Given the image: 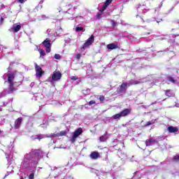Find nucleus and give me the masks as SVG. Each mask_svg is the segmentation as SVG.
I'll return each mask as SVG.
<instances>
[{
	"instance_id": "1",
	"label": "nucleus",
	"mask_w": 179,
	"mask_h": 179,
	"mask_svg": "<svg viewBox=\"0 0 179 179\" xmlns=\"http://www.w3.org/2000/svg\"><path fill=\"white\" fill-rule=\"evenodd\" d=\"M31 163L33 164H38V162L43 157V150L42 149H35L32 150L29 152Z\"/></svg>"
},
{
	"instance_id": "2",
	"label": "nucleus",
	"mask_w": 179,
	"mask_h": 179,
	"mask_svg": "<svg viewBox=\"0 0 179 179\" xmlns=\"http://www.w3.org/2000/svg\"><path fill=\"white\" fill-rule=\"evenodd\" d=\"M131 111H132V109L131 108H124L120 113L113 115L112 118L113 120H120L122 117H127V115H129V114H131Z\"/></svg>"
},
{
	"instance_id": "3",
	"label": "nucleus",
	"mask_w": 179,
	"mask_h": 179,
	"mask_svg": "<svg viewBox=\"0 0 179 179\" xmlns=\"http://www.w3.org/2000/svg\"><path fill=\"white\" fill-rule=\"evenodd\" d=\"M81 134H83V129H82V127H79L78 129L73 131V136L70 139V142H71V143H75V142H76V138L78 136H80Z\"/></svg>"
},
{
	"instance_id": "4",
	"label": "nucleus",
	"mask_w": 179,
	"mask_h": 179,
	"mask_svg": "<svg viewBox=\"0 0 179 179\" xmlns=\"http://www.w3.org/2000/svg\"><path fill=\"white\" fill-rule=\"evenodd\" d=\"M94 43V35H92L87 41L86 42L83 44V49L86 50L87 47H90L92 43Z\"/></svg>"
},
{
	"instance_id": "5",
	"label": "nucleus",
	"mask_w": 179,
	"mask_h": 179,
	"mask_svg": "<svg viewBox=\"0 0 179 179\" xmlns=\"http://www.w3.org/2000/svg\"><path fill=\"white\" fill-rule=\"evenodd\" d=\"M61 78H62V73H61V71H55L53 72V74L52 76V80H54L55 82H57Z\"/></svg>"
},
{
	"instance_id": "6",
	"label": "nucleus",
	"mask_w": 179,
	"mask_h": 179,
	"mask_svg": "<svg viewBox=\"0 0 179 179\" xmlns=\"http://www.w3.org/2000/svg\"><path fill=\"white\" fill-rule=\"evenodd\" d=\"M51 41H50V38H47L43 42V44L44 47L46 48V52L49 53L51 52Z\"/></svg>"
},
{
	"instance_id": "7",
	"label": "nucleus",
	"mask_w": 179,
	"mask_h": 179,
	"mask_svg": "<svg viewBox=\"0 0 179 179\" xmlns=\"http://www.w3.org/2000/svg\"><path fill=\"white\" fill-rule=\"evenodd\" d=\"M35 71H36V75L38 76V78H41L43 75H44V71H43V69H41V66H38L37 64H35Z\"/></svg>"
},
{
	"instance_id": "8",
	"label": "nucleus",
	"mask_w": 179,
	"mask_h": 179,
	"mask_svg": "<svg viewBox=\"0 0 179 179\" xmlns=\"http://www.w3.org/2000/svg\"><path fill=\"white\" fill-rule=\"evenodd\" d=\"M9 85L8 87V94H11L17 90V88L15 87V83H8Z\"/></svg>"
},
{
	"instance_id": "9",
	"label": "nucleus",
	"mask_w": 179,
	"mask_h": 179,
	"mask_svg": "<svg viewBox=\"0 0 179 179\" xmlns=\"http://www.w3.org/2000/svg\"><path fill=\"white\" fill-rule=\"evenodd\" d=\"M90 159L92 160H97V159H100L101 156L99 152L97 151H93L90 155Z\"/></svg>"
},
{
	"instance_id": "10",
	"label": "nucleus",
	"mask_w": 179,
	"mask_h": 179,
	"mask_svg": "<svg viewBox=\"0 0 179 179\" xmlns=\"http://www.w3.org/2000/svg\"><path fill=\"white\" fill-rule=\"evenodd\" d=\"M22 121H23L22 117H18L16 120V122H15V124H14L15 129H19V128L20 127V125H22Z\"/></svg>"
},
{
	"instance_id": "11",
	"label": "nucleus",
	"mask_w": 179,
	"mask_h": 179,
	"mask_svg": "<svg viewBox=\"0 0 179 179\" xmlns=\"http://www.w3.org/2000/svg\"><path fill=\"white\" fill-rule=\"evenodd\" d=\"M167 131L169 134H177L178 132V128L173 126H169L167 128Z\"/></svg>"
},
{
	"instance_id": "12",
	"label": "nucleus",
	"mask_w": 179,
	"mask_h": 179,
	"mask_svg": "<svg viewBox=\"0 0 179 179\" xmlns=\"http://www.w3.org/2000/svg\"><path fill=\"white\" fill-rule=\"evenodd\" d=\"M128 87V83H122L120 85V88L118 93H122V92H127V87Z\"/></svg>"
},
{
	"instance_id": "13",
	"label": "nucleus",
	"mask_w": 179,
	"mask_h": 179,
	"mask_svg": "<svg viewBox=\"0 0 179 179\" xmlns=\"http://www.w3.org/2000/svg\"><path fill=\"white\" fill-rule=\"evenodd\" d=\"M117 48L120 49V46L118 45V44L109 43L107 45L108 50H117Z\"/></svg>"
},
{
	"instance_id": "14",
	"label": "nucleus",
	"mask_w": 179,
	"mask_h": 179,
	"mask_svg": "<svg viewBox=\"0 0 179 179\" xmlns=\"http://www.w3.org/2000/svg\"><path fill=\"white\" fill-rule=\"evenodd\" d=\"M15 73H11L8 74V83H15Z\"/></svg>"
},
{
	"instance_id": "15",
	"label": "nucleus",
	"mask_w": 179,
	"mask_h": 179,
	"mask_svg": "<svg viewBox=\"0 0 179 179\" xmlns=\"http://www.w3.org/2000/svg\"><path fill=\"white\" fill-rule=\"evenodd\" d=\"M111 2H113V0H106L103 4V6L101 9V12H104V10L107 9V6H108Z\"/></svg>"
},
{
	"instance_id": "16",
	"label": "nucleus",
	"mask_w": 179,
	"mask_h": 179,
	"mask_svg": "<svg viewBox=\"0 0 179 179\" xmlns=\"http://www.w3.org/2000/svg\"><path fill=\"white\" fill-rule=\"evenodd\" d=\"M54 138H59V136H66V131H62L59 133L54 134Z\"/></svg>"
},
{
	"instance_id": "17",
	"label": "nucleus",
	"mask_w": 179,
	"mask_h": 179,
	"mask_svg": "<svg viewBox=\"0 0 179 179\" xmlns=\"http://www.w3.org/2000/svg\"><path fill=\"white\" fill-rule=\"evenodd\" d=\"M108 139V136H107V131L105 132L104 135L99 137L100 142H107Z\"/></svg>"
},
{
	"instance_id": "18",
	"label": "nucleus",
	"mask_w": 179,
	"mask_h": 179,
	"mask_svg": "<svg viewBox=\"0 0 179 179\" xmlns=\"http://www.w3.org/2000/svg\"><path fill=\"white\" fill-rule=\"evenodd\" d=\"M155 142H156V140H155L153 138H149L148 140L145 141V145L146 146H152V145H153V143H155Z\"/></svg>"
},
{
	"instance_id": "19",
	"label": "nucleus",
	"mask_w": 179,
	"mask_h": 179,
	"mask_svg": "<svg viewBox=\"0 0 179 179\" xmlns=\"http://www.w3.org/2000/svg\"><path fill=\"white\" fill-rule=\"evenodd\" d=\"M21 29H22V25L17 24V25L14 26V27H13V31L14 33H17V31H19Z\"/></svg>"
},
{
	"instance_id": "20",
	"label": "nucleus",
	"mask_w": 179,
	"mask_h": 179,
	"mask_svg": "<svg viewBox=\"0 0 179 179\" xmlns=\"http://www.w3.org/2000/svg\"><path fill=\"white\" fill-rule=\"evenodd\" d=\"M173 162H174L175 163H178L179 162V155H175L173 157Z\"/></svg>"
},
{
	"instance_id": "21",
	"label": "nucleus",
	"mask_w": 179,
	"mask_h": 179,
	"mask_svg": "<svg viewBox=\"0 0 179 179\" xmlns=\"http://www.w3.org/2000/svg\"><path fill=\"white\" fill-rule=\"evenodd\" d=\"M153 124H155V121L154 120H151V121H148L147 122V123L144 125V127H149V125H153Z\"/></svg>"
},
{
	"instance_id": "22",
	"label": "nucleus",
	"mask_w": 179,
	"mask_h": 179,
	"mask_svg": "<svg viewBox=\"0 0 179 179\" xmlns=\"http://www.w3.org/2000/svg\"><path fill=\"white\" fill-rule=\"evenodd\" d=\"M41 57H45V51L43 49L39 50Z\"/></svg>"
},
{
	"instance_id": "23",
	"label": "nucleus",
	"mask_w": 179,
	"mask_h": 179,
	"mask_svg": "<svg viewBox=\"0 0 179 179\" xmlns=\"http://www.w3.org/2000/svg\"><path fill=\"white\" fill-rule=\"evenodd\" d=\"M170 92H171L170 90H165V94H166V96H167L168 97H171V93Z\"/></svg>"
},
{
	"instance_id": "24",
	"label": "nucleus",
	"mask_w": 179,
	"mask_h": 179,
	"mask_svg": "<svg viewBox=\"0 0 179 179\" xmlns=\"http://www.w3.org/2000/svg\"><path fill=\"white\" fill-rule=\"evenodd\" d=\"M36 139H38V141H41V139H44V136L42 134H38L36 137Z\"/></svg>"
},
{
	"instance_id": "25",
	"label": "nucleus",
	"mask_w": 179,
	"mask_h": 179,
	"mask_svg": "<svg viewBox=\"0 0 179 179\" xmlns=\"http://www.w3.org/2000/svg\"><path fill=\"white\" fill-rule=\"evenodd\" d=\"M100 12L101 13H98L96 15L97 19H101V15H102L103 12H101V10H100Z\"/></svg>"
},
{
	"instance_id": "26",
	"label": "nucleus",
	"mask_w": 179,
	"mask_h": 179,
	"mask_svg": "<svg viewBox=\"0 0 179 179\" xmlns=\"http://www.w3.org/2000/svg\"><path fill=\"white\" fill-rule=\"evenodd\" d=\"M169 81L171 82L172 83H176V80L173 77H169Z\"/></svg>"
},
{
	"instance_id": "27",
	"label": "nucleus",
	"mask_w": 179,
	"mask_h": 179,
	"mask_svg": "<svg viewBox=\"0 0 179 179\" xmlns=\"http://www.w3.org/2000/svg\"><path fill=\"white\" fill-rule=\"evenodd\" d=\"M82 30H83V27H77L76 28V31H82Z\"/></svg>"
},
{
	"instance_id": "28",
	"label": "nucleus",
	"mask_w": 179,
	"mask_h": 179,
	"mask_svg": "<svg viewBox=\"0 0 179 179\" xmlns=\"http://www.w3.org/2000/svg\"><path fill=\"white\" fill-rule=\"evenodd\" d=\"M55 59H61V55L59 54H55Z\"/></svg>"
},
{
	"instance_id": "29",
	"label": "nucleus",
	"mask_w": 179,
	"mask_h": 179,
	"mask_svg": "<svg viewBox=\"0 0 179 179\" xmlns=\"http://www.w3.org/2000/svg\"><path fill=\"white\" fill-rule=\"evenodd\" d=\"M80 57H82V55L80 53H78L76 55V58L78 60L80 59Z\"/></svg>"
},
{
	"instance_id": "30",
	"label": "nucleus",
	"mask_w": 179,
	"mask_h": 179,
	"mask_svg": "<svg viewBox=\"0 0 179 179\" xmlns=\"http://www.w3.org/2000/svg\"><path fill=\"white\" fill-rule=\"evenodd\" d=\"M99 100H100V101L103 102V101H104V100H106V97H104V96H101L99 97Z\"/></svg>"
},
{
	"instance_id": "31",
	"label": "nucleus",
	"mask_w": 179,
	"mask_h": 179,
	"mask_svg": "<svg viewBox=\"0 0 179 179\" xmlns=\"http://www.w3.org/2000/svg\"><path fill=\"white\" fill-rule=\"evenodd\" d=\"M93 104H96V101H90L89 102V106H93Z\"/></svg>"
},
{
	"instance_id": "32",
	"label": "nucleus",
	"mask_w": 179,
	"mask_h": 179,
	"mask_svg": "<svg viewBox=\"0 0 179 179\" xmlns=\"http://www.w3.org/2000/svg\"><path fill=\"white\" fill-rule=\"evenodd\" d=\"M26 164H27V162L23 161V162H22V167H23V169H26Z\"/></svg>"
},
{
	"instance_id": "33",
	"label": "nucleus",
	"mask_w": 179,
	"mask_h": 179,
	"mask_svg": "<svg viewBox=\"0 0 179 179\" xmlns=\"http://www.w3.org/2000/svg\"><path fill=\"white\" fill-rule=\"evenodd\" d=\"M29 179H34V173H32L29 175Z\"/></svg>"
},
{
	"instance_id": "34",
	"label": "nucleus",
	"mask_w": 179,
	"mask_h": 179,
	"mask_svg": "<svg viewBox=\"0 0 179 179\" xmlns=\"http://www.w3.org/2000/svg\"><path fill=\"white\" fill-rule=\"evenodd\" d=\"M112 26H113V27H115V26H117V22L113 20L112 21Z\"/></svg>"
},
{
	"instance_id": "35",
	"label": "nucleus",
	"mask_w": 179,
	"mask_h": 179,
	"mask_svg": "<svg viewBox=\"0 0 179 179\" xmlns=\"http://www.w3.org/2000/svg\"><path fill=\"white\" fill-rule=\"evenodd\" d=\"M3 20H4L3 17H1L0 18V23H1V24H3Z\"/></svg>"
},
{
	"instance_id": "36",
	"label": "nucleus",
	"mask_w": 179,
	"mask_h": 179,
	"mask_svg": "<svg viewBox=\"0 0 179 179\" xmlns=\"http://www.w3.org/2000/svg\"><path fill=\"white\" fill-rule=\"evenodd\" d=\"M71 80H78V78H76V76H72Z\"/></svg>"
},
{
	"instance_id": "37",
	"label": "nucleus",
	"mask_w": 179,
	"mask_h": 179,
	"mask_svg": "<svg viewBox=\"0 0 179 179\" xmlns=\"http://www.w3.org/2000/svg\"><path fill=\"white\" fill-rule=\"evenodd\" d=\"M72 5L71 4H67L66 5V7L69 8V9H71L72 8Z\"/></svg>"
},
{
	"instance_id": "38",
	"label": "nucleus",
	"mask_w": 179,
	"mask_h": 179,
	"mask_svg": "<svg viewBox=\"0 0 179 179\" xmlns=\"http://www.w3.org/2000/svg\"><path fill=\"white\" fill-rule=\"evenodd\" d=\"M20 3H24V0H18Z\"/></svg>"
},
{
	"instance_id": "39",
	"label": "nucleus",
	"mask_w": 179,
	"mask_h": 179,
	"mask_svg": "<svg viewBox=\"0 0 179 179\" xmlns=\"http://www.w3.org/2000/svg\"><path fill=\"white\" fill-rule=\"evenodd\" d=\"M82 92H83V94H85V90H83Z\"/></svg>"
},
{
	"instance_id": "40",
	"label": "nucleus",
	"mask_w": 179,
	"mask_h": 179,
	"mask_svg": "<svg viewBox=\"0 0 179 179\" xmlns=\"http://www.w3.org/2000/svg\"><path fill=\"white\" fill-rule=\"evenodd\" d=\"M20 179H24L23 177L20 178Z\"/></svg>"
},
{
	"instance_id": "41",
	"label": "nucleus",
	"mask_w": 179,
	"mask_h": 179,
	"mask_svg": "<svg viewBox=\"0 0 179 179\" xmlns=\"http://www.w3.org/2000/svg\"><path fill=\"white\" fill-rule=\"evenodd\" d=\"M19 85H22V83H20V84Z\"/></svg>"
},
{
	"instance_id": "42",
	"label": "nucleus",
	"mask_w": 179,
	"mask_h": 179,
	"mask_svg": "<svg viewBox=\"0 0 179 179\" xmlns=\"http://www.w3.org/2000/svg\"><path fill=\"white\" fill-rule=\"evenodd\" d=\"M74 9H76V7H74Z\"/></svg>"
},
{
	"instance_id": "43",
	"label": "nucleus",
	"mask_w": 179,
	"mask_h": 179,
	"mask_svg": "<svg viewBox=\"0 0 179 179\" xmlns=\"http://www.w3.org/2000/svg\"><path fill=\"white\" fill-rule=\"evenodd\" d=\"M148 34H150V33H148Z\"/></svg>"
}]
</instances>
